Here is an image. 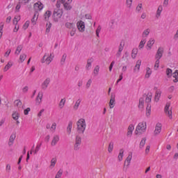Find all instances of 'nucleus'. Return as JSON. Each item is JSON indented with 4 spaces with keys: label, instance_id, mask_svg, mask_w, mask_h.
Masks as SVG:
<instances>
[{
    "label": "nucleus",
    "instance_id": "1",
    "mask_svg": "<svg viewBox=\"0 0 178 178\" xmlns=\"http://www.w3.org/2000/svg\"><path fill=\"white\" fill-rule=\"evenodd\" d=\"M87 128V123L84 118H80L76 122V130L79 134H84L86 129Z\"/></svg>",
    "mask_w": 178,
    "mask_h": 178
},
{
    "label": "nucleus",
    "instance_id": "2",
    "mask_svg": "<svg viewBox=\"0 0 178 178\" xmlns=\"http://www.w3.org/2000/svg\"><path fill=\"white\" fill-rule=\"evenodd\" d=\"M145 131H147V122L144 121L139 122L136 128L135 134H143Z\"/></svg>",
    "mask_w": 178,
    "mask_h": 178
},
{
    "label": "nucleus",
    "instance_id": "3",
    "mask_svg": "<svg viewBox=\"0 0 178 178\" xmlns=\"http://www.w3.org/2000/svg\"><path fill=\"white\" fill-rule=\"evenodd\" d=\"M55 58V54L54 53H45L43 56L42 58L41 59L40 62L41 63H46V65H50L51 62L54 60V58Z\"/></svg>",
    "mask_w": 178,
    "mask_h": 178
},
{
    "label": "nucleus",
    "instance_id": "4",
    "mask_svg": "<svg viewBox=\"0 0 178 178\" xmlns=\"http://www.w3.org/2000/svg\"><path fill=\"white\" fill-rule=\"evenodd\" d=\"M63 15V10L60 8H55L53 13V20L56 23H58L59 20H60V17H62Z\"/></svg>",
    "mask_w": 178,
    "mask_h": 178
},
{
    "label": "nucleus",
    "instance_id": "5",
    "mask_svg": "<svg viewBox=\"0 0 178 178\" xmlns=\"http://www.w3.org/2000/svg\"><path fill=\"white\" fill-rule=\"evenodd\" d=\"M20 15H16L13 20V24L15 26V28L13 29L14 33H17V31H19V26L18 23L19 22H20Z\"/></svg>",
    "mask_w": 178,
    "mask_h": 178
},
{
    "label": "nucleus",
    "instance_id": "6",
    "mask_svg": "<svg viewBox=\"0 0 178 178\" xmlns=\"http://www.w3.org/2000/svg\"><path fill=\"white\" fill-rule=\"evenodd\" d=\"M81 145V136L76 135L75 138V144L74 145V151H79Z\"/></svg>",
    "mask_w": 178,
    "mask_h": 178
},
{
    "label": "nucleus",
    "instance_id": "7",
    "mask_svg": "<svg viewBox=\"0 0 178 178\" xmlns=\"http://www.w3.org/2000/svg\"><path fill=\"white\" fill-rule=\"evenodd\" d=\"M161 132H162V124L158 122L155 126L153 135L154 136V137H156L159 136V134H161Z\"/></svg>",
    "mask_w": 178,
    "mask_h": 178
},
{
    "label": "nucleus",
    "instance_id": "8",
    "mask_svg": "<svg viewBox=\"0 0 178 178\" xmlns=\"http://www.w3.org/2000/svg\"><path fill=\"white\" fill-rule=\"evenodd\" d=\"M163 52H164V49L162 47H159L156 52V54L154 56L155 59H161L162 57L163 56Z\"/></svg>",
    "mask_w": 178,
    "mask_h": 178
},
{
    "label": "nucleus",
    "instance_id": "9",
    "mask_svg": "<svg viewBox=\"0 0 178 178\" xmlns=\"http://www.w3.org/2000/svg\"><path fill=\"white\" fill-rule=\"evenodd\" d=\"M123 49H124V42L121 41L118 46V50L115 54L116 58H120V56H122V52H123Z\"/></svg>",
    "mask_w": 178,
    "mask_h": 178
},
{
    "label": "nucleus",
    "instance_id": "10",
    "mask_svg": "<svg viewBox=\"0 0 178 178\" xmlns=\"http://www.w3.org/2000/svg\"><path fill=\"white\" fill-rule=\"evenodd\" d=\"M76 27L80 33H84L86 31V24L81 20L76 23Z\"/></svg>",
    "mask_w": 178,
    "mask_h": 178
},
{
    "label": "nucleus",
    "instance_id": "11",
    "mask_svg": "<svg viewBox=\"0 0 178 178\" xmlns=\"http://www.w3.org/2000/svg\"><path fill=\"white\" fill-rule=\"evenodd\" d=\"M169 108H170V104L167 103L164 108V112L165 115L168 116L169 119H172L173 117L172 116V109H170Z\"/></svg>",
    "mask_w": 178,
    "mask_h": 178
},
{
    "label": "nucleus",
    "instance_id": "12",
    "mask_svg": "<svg viewBox=\"0 0 178 178\" xmlns=\"http://www.w3.org/2000/svg\"><path fill=\"white\" fill-rule=\"evenodd\" d=\"M50 83H51V78H47L46 79H44V81L42 82L41 85L42 90H47Z\"/></svg>",
    "mask_w": 178,
    "mask_h": 178
},
{
    "label": "nucleus",
    "instance_id": "13",
    "mask_svg": "<svg viewBox=\"0 0 178 178\" xmlns=\"http://www.w3.org/2000/svg\"><path fill=\"white\" fill-rule=\"evenodd\" d=\"M154 44H155V39L153 38H151L147 43L146 48L147 51H150V49H152V47H154Z\"/></svg>",
    "mask_w": 178,
    "mask_h": 178
},
{
    "label": "nucleus",
    "instance_id": "14",
    "mask_svg": "<svg viewBox=\"0 0 178 178\" xmlns=\"http://www.w3.org/2000/svg\"><path fill=\"white\" fill-rule=\"evenodd\" d=\"M59 135H54L51 142V147H55L59 143Z\"/></svg>",
    "mask_w": 178,
    "mask_h": 178
},
{
    "label": "nucleus",
    "instance_id": "15",
    "mask_svg": "<svg viewBox=\"0 0 178 178\" xmlns=\"http://www.w3.org/2000/svg\"><path fill=\"white\" fill-rule=\"evenodd\" d=\"M140 67H141V60H138L134 68V73H138L140 72Z\"/></svg>",
    "mask_w": 178,
    "mask_h": 178
},
{
    "label": "nucleus",
    "instance_id": "16",
    "mask_svg": "<svg viewBox=\"0 0 178 178\" xmlns=\"http://www.w3.org/2000/svg\"><path fill=\"white\" fill-rule=\"evenodd\" d=\"M15 140H16V134H12L8 140V147H12V145H13L15 143Z\"/></svg>",
    "mask_w": 178,
    "mask_h": 178
},
{
    "label": "nucleus",
    "instance_id": "17",
    "mask_svg": "<svg viewBox=\"0 0 178 178\" xmlns=\"http://www.w3.org/2000/svg\"><path fill=\"white\" fill-rule=\"evenodd\" d=\"M35 10H42L44 9V4L40 1H38L34 4Z\"/></svg>",
    "mask_w": 178,
    "mask_h": 178
},
{
    "label": "nucleus",
    "instance_id": "18",
    "mask_svg": "<svg viewBox=\"0 0 178 178\" xmlns=\"http://www.w3.org/2000/svg\"><path fill=\"white\" fill-rule=\"evenodd\" d=\"M42 97H44V93L42 92H39L36 97V104L40 105L42 102Z\"/></svg>",
    "mask_w": 178,
    "mask_h": 178
},
{
    "label": "nucleus",
    "instance_id": "19",
    "mask_svg": "<svg viewBox=\"0 0 178 178\" xmlns=\"http://www.w3.org/2000/svg\"><path fill=\"white\" fill-rule=\"evenodd\" d=\"M72 129H73V122L70 121L68 122V125L66 129V131L68 136H70V134H72Z\"/></svg>",
    "mask_w": 178,
    "mask_h": 178
},
{
    "label": "nucleus",
    "instance_id": "20",
    "mask_svg": "<svg viewBox=\"0 0 178 178\" xmlns=\"http://www.w3.org/2000/svg\"><path fill=\"white\" fill-rule=\"evenodd\" d=\"M115 104L116 103L115 102V96L111 95L110 102L108 103L110 109H113V108H115Z\"/></svg>",
    "mask_w": 178,
    "mask_h": 178
},
{
    "label": "nucleus",
    "instance_id": "21",
    "mask_svg": "<svg viewBox=\"0 0 178 178\" xmlns=\"http://www.w3.org/2000/svg\"><path fill=\"white\" fill-rule=\"evenodd\" d=\"M73 0H67L66 2L63 3L64 5V8L66 10H70L72 9V6H70V3L72 2Z\"/></svg>",
    "mask_w": 178,
    "mask_h": 178
},
{
    "label": "nucleus",
    "instance_id": "22",
    "mask_svg": "<svg viewBox=\"0 0 178 178\" xmlns=\"http://www.w3.org/2000/svg\"><path fill=\"white\" fill-rule=\"evenodd\" d=\"M65 105H66V98H63L58 103L59 109H63L65 108Z\"/></svg>",
    "mask_w": 178,
    "mask_h": 178
},
{
    "label": "nucleus",
    "instance_id": "23",
    "mask_svg": "<svg viewBox=\"0 0 178 178\" xmlns=\"http://www.w3.org/2000/svg\"><path fill=\"white\" fill-rule=\"evenodd\" d=\"M134 130V125L130 124L128 127V131H127V136L131 137V135L133 134V131Z\"/></svg>",
    "mask_w": 178,
    "mask_h": 178
},
{
    "label": "nucleus",
    "instance_id": "24",
    "mask_svg": "<svg viewBox=\"0 0 178 178\" xmlns=\"http://www.w3.org/2000/svg\"><path fill=\"white\" fill-rule=\"evenodd\" d=\"M147 42V39L146 38H142L140 43H139V45H138V49H143L145 45Z\"/></svg>",
    "mask_w": 178,
    "mask_h": 178
},
{
    "label": "nucleus",
    "instance_id": "25",
    "mask_svg": "<svg viewBox=\"0 0 178 178\" xmlns=\"http://www.w3.org/2000/svg\"><path fill=\"white\" fill-rule=\"evenodd\" d=\"M163 10V7H162V6H159L158 7V9H157L156 13V19H159V17H161V13H162Z\"/></svg>",
    "mask_w": 178,
    "mask_h": 178
},
{
    "label": "nucleus",
    "instance_id": "26",
    "mask_svg": "<svg viewBox=\"0 0 178 178\" xmlns=\"http://www.w3.org/2000/svg\"><path fill=\"white\" fill-rule=\"evenodd\" d=\"M161 94H162V92L160 90L156 91V94L154 96L155 102H158L159 101V99L161 98Z\"/></svg>",
    "mask_w": 178,
    "mask_h": 178
},
{
    "label": "nucleus",
    "instance_id": "27",
    "mask_svg": "<svg viewBox=\"0 0 178 178\" xmlns=\"http://www.w3.org/2000/svg\"><path fill=\"white\" fill-rule=\"evenodd\" d=\"M150 33H151V29H145L142 33L143 38H147V37L149 35Z\"/></svg>",
    "mask_w": 178,
    "mask_h": 178
},
{
    "label": "nucleus",
    "instance_id": "28",
    "mask_svg": "<svg viewBox=\"0 0 178 178\" xmlns=\"http://www.w3.org/2000/svg\"><path fill=\"white\" fill-rule=\"evenodd\" d=\"M22 49H23V45L22 44L18 45L15 49V55H17V56L20 55V53L22 52Z\"/></svg>",
    "mask_w": 178,
    "mask_h": 178
},
{
    "label": "nucleus",
    "instance_id": "29",
    "mask_svg": "<svg viewBox=\"0 0 178 178\" xmlns=\"http://www.w3.org/2000/svg\"><path fill=\"white\" fill-rule=\"evenodd\" d=\"M124 154V150L123 149H120V152L118 156V159L119 162H122V161H123Z\"/></svg>",
    "mask_w": 178,
    "mask_h": 178
},
{
    "label": "nucleus",
    "instance_id": "30",
    "mask_svg": "<svg viewBox=\"0 0 178 178\" xmlns=\"http://www.w3.org/2000/svg\"><path fill=\"white\" fill-rule=\"evenodd\" d=\"M12 66H13V62L8 61L7 65L3 68V72H8V70H9Z\"/></svg>",
    "mask_w": 178,
    "mask_h": 178
},
{
    "label": "nucleus",
    "instance_id": "31",
    "mask_svg": "<svg viewBox=\"0 0 178 178\" xmlns=\"http://www.w3.org/2000/svg\"><path fill=\"white\" fill-rule=\"evenodd\" d=\"M65 27H66V29H69L70 30H72V29L76 28L74 23H73V22H66Z\"/></svg>",
    "mask_w": 178,
    "mask_h": 178
},
{
    "label": "nucleus",
    "instance_id": "32",
    "mask_svg": "<svg viewBox=\"0 0 178 178\" xmlns=\"http://www.w3.org/2000/svg\"><path fill=\"white\" fill-rule=\"evenodd\" d=\"M137 54H138V49L134 48L132 49V52H131V58H132V59H136V58H137Z\"/></svg>",
    "mask_w": 178,
    "mask_h": 178
},
{
    "label": "nucleus",
    "instance_id": "33",
    "mask_svg": "<svg viewBox=\"0 0 178 178\" xmlns=\"http://www.w3.org/2000/svg\"><path fill=\"white\" fill-rule=\"evenodd\" d=\"M92 65V58H90L87 60V64L86 65V69L87 70H90Z\"/></svg>",
    "mask_w": 178,
    "mask_h": 178
},
{
    "label": "nucleus",
    "instance_id": "34",
    "mask_svg": "<svg viewBox=\"0 0 178 178\" xmlns=\"http://www.w3.org/2000/svg\"><path fill=\"white\" fill-rule=\"evenodd\" d=\"M66 58H67V54H66L65 53H64L60 58V63L62 66H63V65H65V62H66Z\"/></svg>",
    "mask_w": 178,
    "mask_h": 178
},
{
    "label": "nucleus",
    "instance_id": "35",
    "mask_svg": "<svg viewBox=\"0 0 178 178\" xmlns=\"http://www.w3.org/2000/svg\"><path fill=\"white\" fill-rule=\"evenodd\" d=\"M80 104H81V99H78L76 101V102H75V104H74V105L73 106L74 111H77V109H79V106H80Z\"/></svg>",
    "mask_w": 178,
    "mask_h": 178
},
{
    "label": "nucleus",
    "instance_id": "36",
    "mask_svg": "<svg viewBox=\"0 0 178 178\" xmlns=\"http://www.w3.org/2000/svg\"><path fill=\"white\" fill-rule=\"evenodd\" d=\"M12 118L14 120H19V118H20V114L17 111H14L12 114Z\"/></svg>",
    "mask_w": 178,
    "mask_h": 178
},
{
    "label": "nucleus",
    "instance_id": "37",
    "mask_svg": "<svg viewBox=\"0 0 178 178\" xmlns=\"http://www.w3.org/2000/svg\"><path fill=\"white\" fill-rule=\"evenodd\" d=\"M131 159H133V153H129L128 156L126 159L127 166H130V163L131 162Z\"/></svg>",
    "mask_w": 178,
    "mask_h": 178
},
{
    "label": "nucleus",
    "instance_id": "38",
    "mask_svg": "<svg viewBox=\"0 0 178 178\" xmlns=\"http://www.w3.org/2000/svg\"><path fill=\"white\" fill-rule=\"evenodd\" d=\"M151 74H152V71L151 70V68H149V67H147L146 68V74H145V77L146 79H149Z\"/></svg>",
    "mask_w": 178,
    "mask_h": 178
},
{
    "label": "nucleus",
    "instance_id": "39",
    "mask_svg": "<svg viewBox=\"0 0 178 178\" xmlns=\"http://www.w3.org/2000/svg\"><path fill=\"white\" fill-rule=\"evenodd\" d=\"M51 15H52V12L49 10L46 11L44 15V20L46 21L49 20V17H51Z\"/></svg>",
    "mask_w": 178,
    "mask_h": 178
},
{
    "label": "nucleus",
    "instance_id": "40",
    "mask_svg": "<svg viewBox=\"0 0 178 178\" xmlns=\"http://www.w3.org/2000/svg\"><path fill=\"white\" fill-rule=\"evenodd\" d=\"M99 65H96L93 70V75L95 76H98V74H99Z\"/></svg>",
    "mask_w": 178,
    "mask_h": 178
},
{
    "label": "nucleus",
    "instance_id": "41",
    "mask_svg": "<svg viewBox=\"0 0 178 178\" xmlns=\"http://www.w3.org/2000/svg\"><path fill=\"white\" fill-rule=\"evenodd\" d=\"M136 13H141L143 12V3H138L136 8Z\"/></svg>",
    "mask_w": 178,
    "mask_h": 178
},
{
    "label": "nucleus",
    "instance_id": "42",
    "mask_svg": "<svg viewBox=\"0 0 178 178\" xmlns=\"http://www.w3.org/2000/svg\"><path fill=\"white\" fill-rule=\"evenodd\" d=\"M56 158L51 159L49 165L50 169H54V168H55V165H56Z\"/></svg>",
    "mask_w": 178,
    "mask_h": 178
},
{
    "label": "nucleus",
    "instance_id": "43",
    "mask_svg": "<svg viewBox=\"0 0 178 178\" xmlns=\"http://www.w3.org/2000/svg\"><path fill=\"white\" fill-rule=\"evenodd\" d=\"M113 147H114L113 142H110L108 146V152L109 154H112V152L113 151Z\"/></svg>",
    "mask_w": 178,
    "mask_h": 178
},
{
    "label": "nucleus",
    "instance_id": "44",
    "mask_svg": "<svg viewBox=\"0 0 178 178\" xmlns=\"http://www.w3.org/2000/svg\"><path fill=\"white\" fill-rule=\"evenodd\" d=\"M152 99V94L151 92L148 93L146 98H145V102L147 104H149Z\"/></svg>",
    "mask_w": 178,
    "mask_h": 178
},
{
    "label": "nucleus",
    "instance_id": "45",
    "mask_svg": "<svg viewBox=\"0 0 178 178\" xmlns=\"http://www.w3.org/2000/svg\"><path fill=\"white\" fill-rule=\"evenodd\" d=\"M26 58H27V55L26 54H22L19 56V62L20 63H23L24 60H26Z\"/></svg>",
    "mask_w": 178,
    "mask_h": 178
},
{
    "label": "nucleus",
    "instance_id": "46",
    "mask_svg": "<svg viewBox=\"0 0 178 178\" xmlns=\"http://www.w3.org/2000/svg\"><path fill=\"white\" fill-rule=\"evenodd\" d=\"M147 141V138H143L140 143V145H139V148H140V149H143V148H144V145H145V143Z\"/></svg>",
    "mask_w": 178,
    "mask_h": 178
},
{
    "label": "nucleus",
    "instance_id": "47",
    "mask_svg": "<svg viewBox=\"0 0 178 178\" xmlns=\"http://www.w3.org/2000/svg\"><path fill=\"white\" fill-rule=\"evenodd\" d=\"M151 115V104H147V106L146 108V116H149Z\"/></svg>",
    "mask_w": 178,
    "mask_h": 178
},
{
    "label": "nucleus",
    "instance_id": "48",
    "mask_svg": "<svg viewBox=\"0 0 178 178\" xmlns=\"http://www.w3.org/2000/svg\"><path fill=\"white\" fill-rule=\"evenodd\" d=\"M138 106L140 109H143V108H144V97L140 98Z\"/></svg>",
    "mask_w": 178,
    "mask_h": 178
},
{
    "label": "nucleus",
    "instance_id": "49",
    "mask_svg": "<svg viewBox=\"0 0 178 178\" xmlns=\"http://www.w3.org/2000/svg\"><path fill=\"white\" fill-rule=\"evenodd\" d=\"M63 175V170H62V169H60L58 172H57V173H56V176H55V178H60V177H62V175Z\"/></svg>",
    "mask_w": 178,
    "mask_h": 178
},
{
    "label": "nucleus",
    "instance_id": "50",
    "mask_svg": "<svg viewBox=\"0 0 178 178\" xmlns=\"http://www.w3.org/2000/svg\"><path fill=\"white\" fill-rule=\"evenodd\" d=\"M101 30H102V27L101 25H99L96 29V35L98 38H99V33H101Z\"/></svg>",
    "mask_w": 178,
    "mask_h": 178
},
{
    "label": "nucleus",
    "instance_id": "51",
    "mask_svg": "<svg viewBox=\"0 0 178 178\" xmlns=\"http://www.w3.org/2000/svg\"><path fill=\"white\" fill-rule=\"evenodd\" d=\"M173 77H174V83H177L178 81V71H175V72L173 74Z\"/></svg>",
    "mask_w": 178,
    "mask_h": 178
},
{
    "label": "nucleus",
    "instance_id": "52",
    "mask_svg": "<svg viewBox=\"0 0 178 178\" xmlns=\"http://www.w3.org/2000/svg\"><path fill=\"white\" fill-rule=\"evenodd\" d=\"M126 3L127 8H129V9H131V6L133 5V0H127Z\"/></svg>",
    "mask_w": 178,
    "mask_h": 178
},
{
    "label": "nucleus",
    "instance_id": "53",
    "mask_svg": "<svg viewBox=\"0 0 178 178\" xmlns=\"http://www.w3.org/2000/svg\"><path fill=\"white\" fill-rule=\"evenodd\" d=\"M159 59H156L155 63H154V70H158L159 68Z\"/></svg>",
    "mask_w": 178,
    "mask_h": 178
},
{
    "label": "nucleus",
    "instance_id": "54",
    "mask_svg": "<svg viewBox=\"0 0 178 178\" xmlns=\"http://www.w3.org/2000/svg\"><path fill=\"white\" fill-rule=\"evenodd\" d=\"M15 105L17 108H21L22 107V102L20 100H15Z\"/></svg>",
    "mask_w": 178,
    "mask_h": 178
},
{
    "label": "nucleus",
    "instance_id": "55",
    "mask_svg": "<svg viewBox=\"0 0 178 178\" xmlns=\"http://www.w3.org/2000/svg\"><path fill=\"white\" fill-rule=\"evenodd\" d=\"M29 26H30V21H26L23 25L24 30H27V29H29Z\"/></svg>",
    "mask_w": 178,
    "mask_h": 178
},
{
    "label": "nucleus",
    "instance_id": "56",
    "mask_svg": "<svg viewBox=\"0 0 178 178\" xmlns=\"http://www.w3.org/2000/svg\"><path fill=\"white\" fill-rule=\"evenodd\" d=\"M122 80H123V72L120 73L119 79L116 81V85L119 84L120 81H122Z\"/></svg>",
    "mask_w": 178,
    "mask_h": 178
},
{
    "label": "nucleus",
    "instance_id": "57",
    "mask_svg": "<svg viewBox=\"0 0 178 178\" xmlns=\"http://www.w3.org/2000/svg\"><path fill=\"white\" fill-rule=\"evenodd\" d=\"M10 52H12V50L10 49H7L6 52L4 54V57L9 58V55H10Z\"/></svg>",
    "mask_w": 178,
    "mask_h": 178
},
{
    "label": "nucleus",
    "instance_id": "58",
    "mask_svg": "<svg viewBox=\"0 0 178 178\" xmlns=\"http://www.w3.org/2000/svg\"><path fill=\"white\" fill-rule=\"evenodd\" d=\"M46 26H47L46 32L49 33V30H51V27H52V24L51 23H49V24H47Z\"/></svg>",
    "mask_w": 178,
    "mask_h": 178
},
{
    "label": "nucleus",
    "instance_id": "59",
    "mask_svg": "<svg viewBox=\"0 0 178 178\" xmlns=\"http://www.w3.org/2000/svg\"><path fill=\"white\" fill-rule=\"evenodd\" d=\"M92 83V80L89 79L86 85V88H90V87H91V83Z\"/></svg>",
    "mask_w": 178,
    "mask_h": 178
},
{
    "label": "nucleus",
    "instance_id": "60",
    "mask_svg": "<svg viewBox=\"0 0 178 178\" xmlns=\"http://www.w3.org/2000/svg\"><path fill=\"white\" fill-rule=\"evenodd\" d=\"M166 74H167L168 77H170V76H172V70L170 68H168L166 70Z\"/></svg>",
    "mask_w": 178,
    "mask_h": 178
},
{
    "label": "nucleus",
    "instance_id": "61",
    "mask_svg": "<svg viewBox=\"0 0 178 178\" xmlns=\"http://www.w3.org/2000/svg\"><path fill=\"white\" fill-rule=\"evenodd\" d=\"M122 59H124V60L129 59V52L126 51L124 53V54L122 56Z\"/></svg>",
    "mask_w": 178,
    "mask_h": 178
},
{
    "label": "nucleus",
    "instance_id": "62",
    "mask_svg": "<svg viewBox=\"0 0 178 178\" xmlns=\"http://www.w3.org/2000/svg\"><path fill=\"white\" fill-rule=\"evenodd\" d=\"M50 130H51V131H55V130H56V124L55 122L52 124L51 127H50Z\"/></svg>",
    "mask_w": 178,
    "mask_h": 178
},
{
    "label": "nucleus",
    "instance_id": "63",
    "mask_svg": "<svg viewBox=\"0 0 178 178\" xmlns=\"http://www.w3.org/2000/svg\"><path fill=\"white\" fill-rule=\"evenodd\" d=\"M10 169H11L10 164H7L6 166V171L8 173H9V172H10Z\"/></svg>",
    "mask_w": 178,
    "mask_h": 178
},
{
    "label": "nucleus",
    "instance_id": "64",
    "mask_svg": "<svg viewBox=\"0 0 178 178\" xmlns=\"http://www.w3.org/2000/svg\"><path fill=\"white\" fill-rule=\"evenodd\" d=\"M75 34H76V28H73L70 31V35L71 37H74Z\"/></svg>",
    "mask_w": 178,
    "mask_h": 178
}]
</instances>
